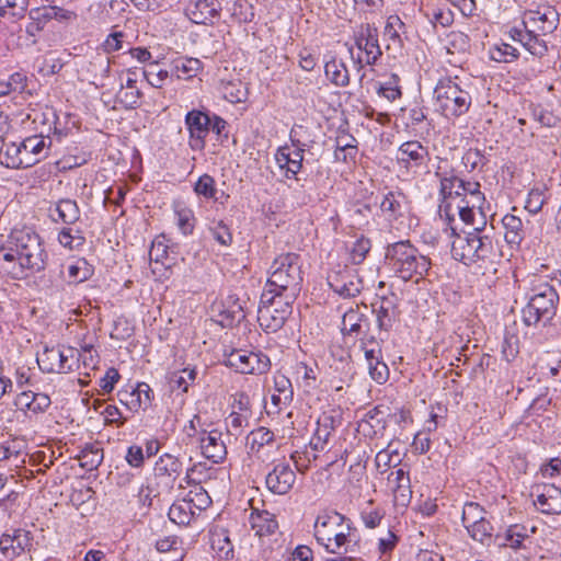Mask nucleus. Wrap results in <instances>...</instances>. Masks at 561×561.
<instances>
[{"label":"nucleus","mask_w":561,"mask_h":561,"mask_svg":"<svg viewBox=\"0 0 561 561\" xmlns=\"http://www.w3.org/2000/svg\"><path fill=\"white\" fill-rule=\"evenodd\" d=\"M480 187L477 181H466L457 175L443 176L439 186L440 217L444 216L450 224L457 214L465 224L473 226L478 214L481 224L485 225L486 215L482 208L485 196Z\"/></svg>","instance_id":"obj_1"},{"label":"nucleus","mask_w":561,"mask_h":561,"mask_svg":"<svg viewBox=\"0 0 561 561\" xmlns=\"http://www.w3.org/2000/svg\"><path fill=\"white\" fill-rule=\"evenodd\" d=\"M8 244V248H0V260L7 264L3 270L13 279H22L28 273L45 268L47 252L42 238L32 228L13 229Z\"/></svg>","instance_id":"obj_2"},{"label":"nucleus","mask_w":561,"mask_h":561,"mask_svg":"<svg viewBox=\"0 0 561 561\" xmlns=\"http://www.w3.org/2000/svg\"><path fill=\"white\" fill-rule=\"evenodd\" d=\"M353 530L351 519L335 511L319 514L313 525L317 542L332 554L348 553Z\"/></svg>","instance_id":"obj_3"},{"label":"nucleus","mask_w":561,"mask_h":561,"mask_svg":"<svg viewBox=\"0 0 561 561\" xmlns=\"http://www.w3.org/2000/svg\"><path fill=\"white\" fill-rule=\"evenodd\" d=\"M301 259L297 253H283L275 257L270 268V277L264 291L296 300L301 290Z\"/></svg>","instance_id":"obj_4"},{"label":"nucleus","mask_w":561,"mask_h":561,"mask_svg":"<svg viewBox=\"0 0 561 561\" xmlns=\"http://www.w3.org/2000/svg\"><path fill=\"white\" fill-rule=\"evenodd\" d=\"M386 261L391 271L403 280L423 278L431 267L428 257L422 255L409 241H398L386 249Z\"/></svg>","instance_id":"obj_5"},{"label":"nucleus","mask_w":561,"mask_h":561,"mask_svg":"<svg viewBox=\"0 0 561 561\" xmlns=\"http://www.w3.org/2000/svg\"><path fill=\"white\" fill-rule=\"evenodd\" d=\"M437 111L447 118L467 113L471 105V95L451 79L439 80L434 90Z\"/></svg>","instance_id":"obj_6"},{"label":"nucleus","mask_w":561,"mask_h":561,"mask_svg":"<svg viewBox=\"0 0 561 561\" xmlns=\"http://www.w3.org/2000/svg\"><path fill=\"white\" fill-rule=\"evenodd\" d=\"M559 295L556 289L549 284L540 285L522 311L523 322L527 327L537 325L539 322L546 325L556 316Z\"/></svg>","instance_id":"obj_7"},{"label":"nucleus","mask_w":561,"mask_h":561,"mask_svg":"<svg viewBox=\"0 0 561 561\" xmlns=\"http://www.w3.org/2000/svg\"><path fill=\"white\" fill-rule=\"evenodd\" d=\"M295 300H287L285 296L263 291L257 309V321L266 332H276L283 328L291 314Z\"/></svg>","instance_id":"obj_8"},{"label":"nucleus","mask_w":561,"mask_h":561,"mask_svg":"<svg viewBox=\"0 0 561 561\" xmlns=\"http://www.w3.org/2000/svg\"><path fill=\"white\" fill-rule=\"evenodd\" d=\"M36 362L46 374H68L78 367V351L70 346H44Z\"/></svg>","instance_id":"obj_9"},{"label":"nucleus","mask_w":561,"mask_h":561,"mask_svg":"<svg viewBox=\"0 0 561 561\" xmlns=\"http://www.w3.org/2000/svg\"><path fill=\"white\" fill-rule=\"evenodd\" d=\"M485 225L481 221L473 228V231L457 233L456 228L450 226L454 240L451 242V256L467 266L472 265V259L476 257L478 251L484 244V240L489 238L483 233Z\"/></svg>","instance_id":"obj_10"},{"label":"nucleus","mask_w":561,"mask_h":561,"mask_svg":"<svg viewBox=\"0 0 561 561\" xmlns=\"http://www.w3.org/2000/svg\"><path fill=\"white\" fill-rule=\"evenodd\" d=\"M301 125H295L290 130V141L294 148L288 145L279 147L275 154V162L284 176L288 180H298L297 175L302 169L305 145L296 138Z\"/></svg>","instance_id":"obj_11"},{"label":"nucleus","mask_w":561,"mask_h":561,"mask_svg":"<svg viewBox=\"0 0 561 561\" xmlns=\"http://www.w3.org/2000/svg\"><path fill=\"white\" fill-rule=\"evenodd\" d=\"M559 13L550 5H539L524 14L523 26L531 34L547 35L557 30Z\"/></svg>","instance_id":"obj_12"},{"label":"nucleus","mask_w":561,"mask_h":561,"mask_svg":"<svg viewBox=\"0 0 561 561\" xmlns=\"http://www.w3.org/2000/svg\"><path fill=\"white\" fill-rule=\"evenodd\" d=\"M330 288L343 298L357 296L363 288L362 280L353 268L337 265L327 277Z\"/></svg>","instance_id":"obj_13"},{"label":"nucleus","mask_w":561,"mask_h":561,"mask_svg":"<svg viewBox=\"0 0 561 561\" xmlns=\"http://www.w3.org/2000/svg\"><path fill=\"white\" fill-rule=\"evenodd\" d=\"M502 257L503 254L499 241L489 236L476 257L472 259L470 267H473L477 273L482 275H495Z\"/></svg>","instance_id":"obj_14"},{"label":"nucleus","mask_w":561,"mask_h":561,"mask_svg":"<svg viewBox=\"0 0 561 561\" xmlns=\"http://www.w3.org/2000/svg\"><path fill=\"white\" fill-rule=\"evenodd\" d=\"M221 3L218 0H190L186 16L196 24H214L220 18Z\"/></svg>","instance_id":"obj_15"},{"label":"nucleus","mask_w":561,"mask_h":561,"mask_svg":"<svg viewBox=\"0 0 561 561\" xmlns=\"http://www.w3.org/2000/svg\"><path fill=\"white\" fill-rule=\"evenodd\" d=\"M211 118L198 110L190 111L185 116V125L190 131L191 148L201 150L205 146V138L210 130Z\"/></svg>","instance_id":"obj_16"},{"label":"nucleus","mask_w":561,"mask_h":561,"mask_svg":"<svg viewBox=\"0 0 561 561\" xmlns=\"http://www.w3.org/2000/svg\"><path fill=\"white\" fill-rule=\"evenodd\" d=\"M296 473L288 462L282 461L274 466L273 470L266 474V488L274 494L285 495L294 486Z\"/></svg>","instance_id":"obj_17"},{"label":"nucleus","mask_w":561,"mask_h":561,"mask_svg":"<svg viewBox=\"0 0 561 561\" xmlns=\"http://www.w3.org/2000/svg\"><path fill=\"white\" fill-rule=\"evenodd\" d=\"M182 472V462L171 454H163L154 463L153 474L161 483L172 488Z\"/></svg>","instance_id":"obj_18"},{"label":"nucleus","mask_w":561,"mask_h":561,"mask_svg":"<svg viewBox=\"0 0 561 561\" xmlns=\"http://www.w3.org/2000/svg\"><path fill=\"white\" fill-rule=\"evenodd\" d=\"M202 454L215 463L221 461L226 454V445L221 432L217 430L203 431L199 438Z\"/></svg>","instance_id":"obj_19"},{"label":"nucleus","mask_w":561,"mask_h":561,"mask_svg":"<svg viewBox=\"0 0 561 561\" xmlns=\"http://www.w3.org/2000/svg\"><path fill=\"white\" fill-rule=\"evenodd\" d=\"M535 505L543 514H561V489L554 484L537 486Z\"/></svg>","instance_id":"obj_20"},{"label":"nucleus","mask_w":561,"mask_h":561,"mask_svg":"<svg viewBox=\"0 0 561 561\" xmlns=\"http://www.w3.org/2000/svg\"><path fill=\"white\" fill-rule=\"evenodd\" d=\"M247 446L250 454L262 460L266 458V448H277L274 433L264 426L257 427L248 434Z\"/></svg>","instance_id":"obj_21"},{"label":"nucleus","mask_w":561,"mask_h":561,"mask_svg":"<svg viewBox=\"0 0 561 561\" xmlns=\"http://www.w3.org/2000/svg\"><path fill=\"white\" fill-rule=\"evenodd\" d=\"M388 481L391 484L394 503L397 505L407 506L412 497L408 472L402 468L391 471L388 476Z\"/></svg>","instance_id":"obj_22"},{"label":"nucleus","mask_w":561,"mask_h":561,"mask_svg":"<svg viewBox=\"0 0 561 561\" xmlns=\"http://www.w3.org/2000/svg\"><path fill=\"white\" fill-rule=\"evenodd\" d=\"M374 311L376 312L377 325L381 333H387L396 322L397 307L394 296L391 298L382 297L379 305H375Z\"/></svg>","instance_id":"obj_23"},{"label":"nucleus","mask_w":561,"mask_h":561,"mask_svg":"<svg viewBox=\"0 0 561 561\" xmlns=\"http://www.w3.org/2000/svg\"><path fill=\"white\" fill-rule=\"evenodd\" d=\"M397 158L401 163L413 162L414 165L420 167L427 160L428 149L420 141H405L399 147Z\"/></svg>","instance_id":"obj_24"},{"label":"nucleus","mask_w":561,"mask_h":561,"mask_svg":"<svg viewBox=\"0 0 561 561\" xmlns=\"http://www.w3.org/2000/svg\"><path fill=\"white\" fill-rule=\"evenodd\" d=\"M249 520L252 529L259 537L272 535L278 528L274 514L267 511H252Z\"/></svg>","instance_id":"obj_25"},{"label":"nucleus","mask_w":561,"mask_h":561,"mask_svg":"<svg viewBox=\"0 0 561 561\" xmlns=\"http://www.w3.org/2000/svg\"><path fill=\"white\" fill-rule=\"evenodd\" d=\"M0 162L11 169L31 167V160L24 158L21 144L15 142L5 144L0 149Z\"/></svg>","instance_id":"obj_26"},{"label":"nucleus","mask_w":561,"mask_h":561,"mask_svg":"<svg viewBox=\"0 0 561 561\" xmlns=\"http://www.w3.org/2000/svg\"><path fill=\"white\" fill-rule=\"evenodd\" d=\"M364 327H367V318L358 309L351 308L343 314L341 327L343 335L357 337L364 332Z\"/></svg>","instance_id":"obj_27"},{"label":"nucleus","mask_w":561,"mask_h":561,"mask_svg":"<svg viewBox=\"0 0 561 561\" xmlns=\"http://www.w3.org/2000/svg\"><path fill=\"white\" fill-rule=\"evenodd\" d=\"M21 148L24 158L31 160V167L45 157L48 150L45 137L38 135L25 138L21 142Z\"/></svg>","instance_id":"obj_28"},{"label":"nucleus","mask_w":561,"mask_h":561,"mask_svg":"<svg viewBox=\"0 0 561 561\" xmlns=\"http://www.w3.org/2000/svg\"><path fill=\"white\" fill-rule=\"evenodd\" d=\"M55 211L57 218L53 216L55 222H62L65 225H75L80 219V208L75 199L61 198L56 203Z\"/></svg>","instance_id":"obj_29"},{"label":"nucleus","mask_w":561,"mask_h":561,"mask_svg":"<svg viewBox=\"0 0 561 561\" xmlns=\"http://www.w3.org/2000/svg\"><path fill=\"white\" fill-rule=\"evenodd\" d=\"M335 427V420L332 415L323 413L318 422L311 446L314 450L323 449Z\"/></svg>","instance_id":"obj_30"},{"label":"nucleus","mask_w":561,"mask_h":561,"mask_svg":"<svg viewBox=\"0 0 561 561\" xmlns=\"http://www.w3.org/2000/svg\"><path fill=\"white\" fill-rule=\"evenodd\" d=\"M324 73L327 79L336 87H346L350 83V75L345 64L336 58L325 62Z\"/></svg>","instance_id":"obj_31"},{"label":"nucleus","mask_w":561,"mask_h":561,"mask_svg":"<svg viewBox=\"0 0 561 561\" xmlns=\"http://www.w3.org/2000/svg\"><path fill=\"white\" fill-rule=\"evenodd\" d=\"M527 538L526 528L522 525H511L503 535L497 534L494 542L497 546L511 547L513 549L520 548L523 541Z\"/></svg>","instance_id":"obj_32"},{"label":"nucleus","mask_w":561,"mask_h":561,"mask_svg":"<svg viewBox=\"0 0 561 561\" xmlns=\"http://www.w3.org/2000/svg\"><path fill=\"white\" fill-rule=\"evenodd\" d=\"M202 69V62L197 58L179 57L172 61V72L179 79L195 77Z\"/></svg>","instance_id":"obj_33"},{"label":"nucleus","mask_w":561,"mask_h":561,"mask_svg":"<svg viewBox=\"0 0 561 561\" xmlns=\"http://www.w3.org/2000/svg\"><path fill=\"white\" fill-rule=\"evenodd\" d=\"M505 228V240L510 244H519L524 239V226L523 221L518 216L507 214L502 219Z\"/></svg>","instance_id":"obj_34"},{"label":"nucleus","mask_w":561,"mask_h":561,"mask_svg":"<svg viewBox=\"0 0 561 561\" xmlns=\"http://www.w3.org/2000/svg\"><path fill=\"white\" fill-rule=\"evenodd\" d=\"M136 78L128 76L125 85H123L119 92L117 93L119 102L126 108H135L138 105L139 99L142 95L140 90L136 87Z\"/></svg>","instance_id":"obj_35"},{"label":"nucleus","mask_w":561,"mask_h":561,"mask_svg":"<svg viewBox=\"0 0 561 561\" xmlns=\"http://www.w3.org/2000/svg\"><path fill=\"white\" fill-rule=\"evenodd\" d=\"M196 512L191 508L190 504L184 500L174 502L169 508L168 516L170 520L180 526H186L191 523Z\"/></svg>","instance_id":"obj_36"},{"label":"nucleus","mask_w":561,"mask_h":561,"mask_svg":"<svg viewBox=\"0 0 561 561\" xmlns=\"http://www.w3.org/2000/svg\"><path fill=\"white\" fill-rule=\"evenodd\" d=\"M424 15L434 24H439L443 27H447L454 22V13L446 3L434 7L426 4L423 10Z\"/></svg>","instance_id":"obj_37"},{"label":"nucleus","mask_w":561,"mask_h":561,"mask_svg":"<svg viewBox=\"0 0 561 561\" xmlns=\"http://www.w3.org/2000/svg\"><path fill=\"white\" fill-rule=\"evenodd\" d=\"M404 195L400 192H388L383 195L380 209L390 218H397L402 213Z\"/></svg>","instance_id":"obj_38"},{"label":"nucleus","mask_w":561,"mask_h":561,"mask_svg":"<svg viewBox=\"0 0 561 561\" xmlns=\"http://www.w3.org/2000/svg\"><path fill=\"white\" fill-rule=\"evenodd\" d=\"M67 280L70 284H79L92 276L93 270L84 259H79L72 264L68 265Z\"/></svg>","instance_id":"obj_39"},{"label":"nucleus","mask_w":561,"mask_h":561,"mask_svg":"<svg viewBox=\"0 0 561 561\" xmlns=\"http://www.w3.org/2000/svg\"><path fill=\"white\" fill-rule=\"evenodd\" d=\"M471 538L484 546H490L492 541L493 527L486 518H483L477 524L466 527Z\"/></svg>","instance_id":"obj_40"},{"label":"nucleus","mask_w":561,"mask_h":561,"mask_svg":"<svg viewBox=\"0 0 561 561\" xmlns=\"http://www.w3.org/2000/svg\"><path fill=\"white\" fill-rule=\"evenodd\" d=\"M28 8V0H0V18L10 15L12 19L24 18Z\"/></svg>","instance_id":"obj_41"},{"label":"nucleus","mask_w":561,"mask_h":561,"mask_svg":"<svg viewBox=\"0 0 561 561\" xmlns=\"http://www.w3.org/2000/svg\"><path fill=\"white\" fill-rule=\"evenodd\" d=\"M151 393H152V390L148 383H146V382L138 383L137 388L134 389L129 393L130 408H135V409L141 408V409L146 410L151 403V399H152Z\"/></svg>","instance_id":"obj_42"},{"label":"nucleus","mask_w":561,"mask_h":561,"mask_svg":"<svg viewBox=\"0 0 561 561\" xmlns=\"http://www.w3.org/2000/svg\"><path fill=\"white\" fill-rule=\"evenodd\" d=\"M367 46L363 49L366 54V62L374 65L381 56V50L378 44L377 28L366 24Z\"/></svg>","instance_id":"obj_43"},{"label":"nucleus","mask_w":561,"mask_h":561,"mask_svg":"<svg viewBox=\"0 0 561 561\" xmlns=\"http://www.w3.org/2000/svg\"><path fill=\"white\" fill-rule=\"evenodd\" d=\"M59 243L69 250H75L82 247L85 242L81 231L70 227H65L58 234Z\"/></svg>","instance_id":"obj_44"},{"label":"nucleus","mask_w":561,"mask_h":561,"mask_svg":"<svg viewBox=\"0 0 561 561\" xmlns=\"http://www.w3.org/2000/svg\"><path fill=\"white\" fill-rule=\"evenodd\" d=\"M446 49L449 54H460L469 49V37L460 31H451L446 37Z\"/></svg>","instance_id":"obj_45"},{"label":"nucleus","mask_w":561,"mask_h":561,"mask_svg":"<svg viewBox=\"0 0 561 561\" xmlns=\"http://www.w3.org/2000/svg\"><path fill=\"white\" fill-rule=\"evenodd\" d=\"M250 359V352L243 350H233L231 353L226 355L225 364L226 366L233 368L237 373L248 374L249 366L248 362Z\"/></svg>","instance_id":"obj_46"},{"label":"nucleus","mask_w":561,"mask_h":561,"mask_svg":"<svg viewBox=\"0 0 561 561\" xmlns=\"http://www.w3.org/2000/svg\"><path fill=\"white\" fill-rule=\"evenodd\" d=\"M26 88V76L22 72L12 73L8 80L0 81V96L12 92H22Z\"/></svg>","instance_id":"obj_47"},{"label":"nucleus","mask_w":561,"mask_h":561,"mask_svg":"<svg viewBox=\"0 0 561 561\" xmlns=\"http://www.w3.org/2000/svg\"><path fill=\"white\" fill-rule=\"evenodd\" d=\"M184 500L192 510H197L198 512L206 510L211 503L208 493L202 486H195L194 490H191L185 495Z\"/></svg>","instance_id":"obj_48"},{"label":"nucleus","mask_w":561,"mask_h":561,"mask_svg":"<svg viewBox=\"0 0 561 561\" xmlns=\"http://www.w3.org/2000/svg\"><path fill=\"white\" fill-rule=\"evenodd\" d=\"M502 359L513 362L519 354V339L516 334L505 332L501 345Z\"/></svg>","instance_id":"obj_49"},{"label":"nucleus","mask_w":561,"mask_h":561,"mask_svg":"<svg viewBox=\"0 0 561 561\" xmlns=\"http://www.w3.org/2000/svg\"><path fill=\"white\" fill-rule=\"evenodd\" d=\"M371 249V242L368 238L360 236L356 239L350 250V257L353 264H360L365 261Z\"/></svg>","instance_id":"obj_50"},{"label":"nucleus","mask_w":561,"mask_h":561,"mask_svg":"<svg viewBox=\"0 0 561 561\" xmlns=\"http://www.w3.org/2000/svg\"><path fill=\"white\" fill-rule=\"evenodd\" d=\"M490 57L497 62H511L518 57V51L512 45L502 43L490 49Z\"/></svg>","instance_id":"obj_51"},{"label":"nucleus","mask_w":561,"mask_h":561,"mask_svg":"<svg viewBox=\"0 0 561 561\" xmlns=\"http://www.w3.org/2000/svg\"><path fill=\"white\" fill-rule=\"evenodd\" d=\"M484 508L476 502H467L462 508V523L468 527L477 522L485 518Z\"/></svg>","instance_id":"obj_52"},{"label":"nucleus","mask_w":561,"mask_h":561,"mask_svg":"<svg viewBox=\"0 0 561 561\" xmlns=\"http://www.w3.org/2000/svg\"><path fill=\"white\" fill-rule=\"evenodd\" d=\"M247 366H249L248 374H264L270 369L271 362L270 358L261 352H250V359Z\"/></svg>","instance_id":"obj_53"},{"label":"nucleus","mask_w":561,"mask_h":561,"mask_svg":"<svg viewBox=\"0 0 561 561\" xmlns=\"http://www.w3.org/2000/svg\"><path fill=\"white\" fill-rule=\"evenodd\" d=\"M103 460V453L98 448H90L82 450L80 456V465L87 470L96 469Z\"/></svg>","instance_id":"obj_54"},{"label":"nucleus","mask_w":561,"mask_h":561,"mask_svg":"<svg viewBox=\"0 0 561 561\" xmlns=\"http://www.w3.org/2000/svg\"><path fill=\"white\" fill-rule=\"evenodd\" d=\"M196 379L195 368H184L181 373H174L171 376V382L176 388L182 389L183 392H187L188 386Z\"/></svg>","instance_id":"obj_55"},{"label":"nucleus","mask_w":561,"mask_h":561,"mask_svg":"<svg viewBox=\"0 0 561 561\" xmlns=\"http://www.w3.org/2000/svg\"><path fill=\"white\" fill-rule=\"evenodd\" d=\"M56 12L53 11L51 5L34 8L28 12V19L35 21L43 28L49 21L54 20Z\"/></svg>","instance_id":"obj_56"},{"label":"nucleus","mask_w":561,"mask_h":561,"mask_svg":"<svg viewBox=\"0 0 561 561\" xmlns=\"http://www.w3.org/2000/svg\"><path fill=\"white\" fill-rule=\"evenodd\" d=\"M194 190L198 195H202L206 198H215V180L208 174H203L195 183Z\"/></svg>","instance_id":"obj_57"},{"label":"nucleus","mask_w":561,"mask_h":561,"mask_svg":"<svg viewBox=\"0 0 561 561\" xmlns=\"http://www.w3.org/2000/svg\"><path fill=\"white\" fill-rule=\"evenodd\" d=\"M176 222L183 234L192 233L194 229V215L191 209L181 208L175 210Z\"/></svg>","instance_id":"obj_58"},{"label":"nucleus","mask_w":561,"mask_h":561,"mask_svg":"<svg viewBox=\"0 0 561 561\" xmlns=\"http://www.w3.org/2000/svg\"><path fill=\"white\" fill-rule=\"evenodd\" d=\"M545 204V196L543 192L540 188H533L528 193L526 203H525V209L535 215L539 213L542 209V206Z\"/></svg>","instance_id":"obj_59"},{"label":"nucleus","mask_w":561,"mask_h":561,"mask_svg":"<svg viewBox=\"0 0 561 561\" xmlns=\"http://www.w3.org/2000/svg\"><path fill=\"white\" fill-rule=\"evenodd\" d=\"M398 76L392 75L391 80L389 82H386L385 84H381L378 89V94L386 98L389 101H394L399 98H401V89L398 85Z\"/></svg>","instance_id":"obj_60"},{"label":"nucleus","mask_w":561,"mask_h":561,"mask_svg":"<svg viewBox=\"0 0 561 561\" xmlns=\"http://www.w3.org/2000/svg\"><path fill=\"white\" fill-rule=\"evenodd\" d=\"M525 41V48L535 56H542L547 53L548 48L545 41L539 38V34H531Z\"/></svg>","instance_id":"obj_61"},{"label":"nucleus","mask_w":561,"mask_h":561,"mask_svg":"<svg viewBox=\"0 0 561 561\" xmlns=\"http://www.w3.org/2000/svg\"><path fill=\"white\" fill-rule=\"evenodd\" d=\"M11 448H12V453L14 455V466L15 467H19L20 463H24L25 462V449H26V443L23 438H20V437H7Z\"/></svg>","instance_id":"obj_62"},{"label":"nucleus","mask_w":561,"mask_h":561,"mask_svg":"<svg viewBox=\"0 0 561 561\" xmlns=\"http://www.w3.org/2000/svg\"><path fill=\"white\" fill-rule=\"evenodd\" d=\"M275 391L283 394L284 405H288L293 400V388L290 380L285 376L275 377Z\"/></svg>","instance_id":"obj_63"},{"label":"nucleus","mask_w":561,"mask_h":561,"mask_svg":"<svg viewBox=\"0 0 561 561\" xmlns=\"http://www.w3.org/2000/svg\"><path fill=\"white\" fill-rule=\"evenodd\" d=\"M385 516V513L379 508L374 510H364L360 513V519L363 520L364 525L369 528L374 529L378 527Z\"/></svg>","instance_id":"obj_64"}]
</instances>
